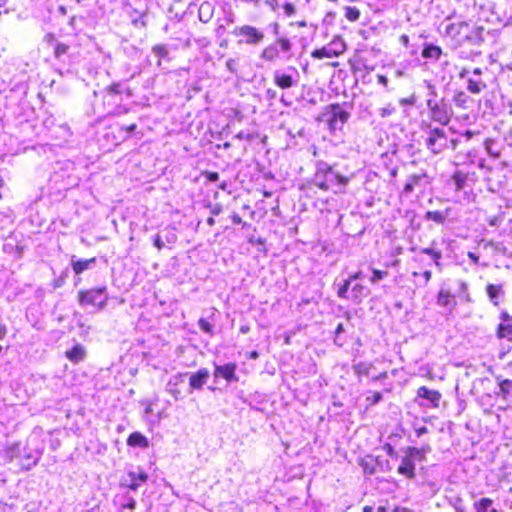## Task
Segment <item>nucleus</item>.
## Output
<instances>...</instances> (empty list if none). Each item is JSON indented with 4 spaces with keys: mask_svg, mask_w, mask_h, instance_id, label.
<instances>
[{
    "mask_svg": "<svg viewBox=\"0 0 512 512\" xmlns=\"http://www.w3.org/2000/svg\"><path fill=\"white\" fill-rule=\"evenodd\" d=\"M467 29H468V24L463 21L444 23L445 34L452 38H456V37L460 36Z\"/></svg>",
    "mask_w": 512,
    "mask_h": 512,
    "instance_id": "9",
    "label": "nucleus"
},
{
    "mask_svg": "<svg viewBox=\"0 0 512 512\" xmlns=\"http://www.w3.org/2000/svg\"><path fill=\"white\" fill-rule=\"evenodd\" d=\"M39 459H40V453H38V455L33 458L32 465H36L37 462L39 461Z\"/></svg>",
    "mask_w": 512,
    "mask_h": 512,
    "instance_id": "56",
    "label": "nucleus"
},
{
    "mask_svg": "<svg viewBox=\"0 0 512 512\" xmlns=\"http://www.w3.org/2000/svg\"><path fill=\"white\" fill-rule=\"evenodd\" d=\"M236 365L228 363L222 366H216L214 371L215 377H222L228 382L237 381L238 377L235 374Z\"/></svg>",
    "mask_w": 512,
    "mask_h": 512,
    "instance_id": "7",
    "label": "nucleus"
},
{
    "mask_svg": "<svg viewBox=\"0 0 512 512\" xmlns=\"http://www.w3.org/2000/svg\"><path fill=\"white\" fill-rule=\"evenodd\" d=\"M331 114V123L333 125L337 124L338 122L344 124L349 118L348 112L343 110L339 105L331 106Z\"/></svg>",
    "mask_w": 512,
    "mask_h": 512,
    "instance_id": "13",
    "label": "nucleus"
},
{
    "mask_svg": "<svg viewBox=\"0 0 512 512\" xmlns=\"http://www.w3.org/2000/svg\"><path fill=\"white\" fill-rule=\"evenodd\" d=\"M66 357L73 363H79L84 360L86 351L80 344H76L72 349L66 351Z\"/></svg>",
    "mask_w": 512,
    "mask_h": 512,
    "instance_id": "11",
    "label": "nucleus"
},
{
    "mask_svg": "<svg viewBox=\"0 0 512 512\" xmlns=\"http://www.w3.org/2000/svg\"><path fill=\"white\" fill-rule=\"evenodd\" d=\"M220 188H221L222 190H225V189H226V184H225V183H222V184L220 185Z\"/></svg>",
    "mask_w": 512,
    "mask_h": 512,
    "instance_id": "63",
    "label": "nucleus"
},
{
    "mask_svg": "<svg viewBox=\"0 0 512 512\" xmlns=\"http://www.w3.org/2000/svg\"><path fill=\"white\" fill-rule=\"evenodd\" d=\"M199 327L202 331L206 333H212V325L205 319L199 320Z\"/></svg>",
    "mask_w": 512,
    "mask_h": 512,
    "instance_id": "36",
    "label": "nucleus"
},
{
    "mask_svg": "<svg viewBox=\"0 0 512 512\" xmlns=\"http://www.w3.org/2000/svg\"><path fill=\"white\" fill-rule=\"evenodd\" d=\"M67 51H68V46L66 44L58 43L55 47L54 54L57 58H59L60 56L66 54Z\"/></svg>",
    "mask_w": 512,
    "mask_h": 512,
    "instance_id": "33",
    "label": "nucleus"
},
{
    "mask_svg": "<svg viewBox=\"0 0 512 512\" xmlns=\"http://www.w3.org/2000/svg\"><path fill=\"white\" fill-rule=\"evenodd\" d=\"M440 55H441V49L438 46H433V45L425 47L422 52V56L424 58L438 59L440 57Z\"/></svg>",
    "mask_w": 512,
    "mask_h": 512,
    "instance_id": "22",
    "label": "nucleus"
},
{
    "mask_svg": "<svg viewBox=\"0 0 512 512\" xmlns=\"http://www.w3.org/2000/svg\"><path fill=\"white\" fill-rule=\"evenodd\" d=\"M439 138H444V134H443V131L442 130H439V129H435L431 132L428 140H427V144H428V147L434 152V153H439L440 152V148H437L436 147V142Z\"/></svg>",
    "mask_w": 512,
    "mask_h": 512,
    "instance_id": "19",
    "label": "nucleus"
},
{
    "mask_svg": "<svg viewBox=\"0 0 512 512\" xmlns=\"http://www.w3.org/2000/svg\"><path fill=\"white\" fill-rule=\"evenodd\" d=\"M373 508L371 506H365L363 507V512H372Z\"/></svg>",
    "mask_w": 512,
    "mask_h": 512,
    "instance_id": "57",
    "label": "nucleus"
},
{
    "mask_svg": "<svg viewBox=\"0 0 512 512\" xmlns=\"http://www.w3.org/2000/svg\"><path fill=\"white\" fill-rule=\"evenodd\" d=\"M135 127H136V125H135V124H133V125H131V126H129V127H128V130H129V131H132V130H134V129H135Z\"/></svg>",
    "mask_w": 512,
    "mask_h": 512,
    "instance_id": "62",
    "label": "nucleus"
},
{
    "mask_svg": "<svg viewBox=\"0 0 512 512\" xmlns=\"http://www.w3.org/2000/svg\"><path fill=\"white\" fill-rule=\"evenodd\" d=\"M473 73L476 74V75H480L481 74V69L480 68H475Z\"/></svg>",
    "mask_w": 512,
    "mask_h": 512,
    "instance_id": "58",
    "label": "nucleus"
},
{
    "mask_svg": "<svg viewBox=\"0 0 512 512\" xmlns=\"http://www.w3.org/2000/svg\"><path fill=\"white\" fill-rule=\"evenodd\" d=\"M136 502L134 499H130V501L124 506L125 508H128L130 510L135 509Z\"/></svg>",
    "mask_w": 512,
    "mask_h": 512,
    "instance_id": "49",
    "label": "nucleus"
},
{
    "mask_svg": "<svg viewBox=\"0 0 512 512\" xmlns=\"http://www.w3.org/2000/svg\"><path fill=\"white\" fill-rule=\"evenodd\" d=\"M395 112V107L391 104L387 105L386 107H383L379 110V115L381 117H387L390 116Z\"/></svg>",
    "mask_w": 512,
    "mask_h": 512,
    "instance_id": "34",
    "label": "nucleus"
},
{
    "mask_svg": "<svg viewBox=\"0 0 512 512\" xmlns=\"http://www.w3.org/2000/svg\"><path fill=\"white\" fill-rule=\"evenodd\" d=\"M352 299L360 303L369 295V290L362 284H355L351 289Z\"/></svg>",
    "mask_w": 512,
    "mask_h": 512,
    "instance_id": "18",
    "label": "nucleus"
},
{
    "mask_svg": "<svg viewBox=\"0 0 512 512\" xmlns=\"http://www.w3.org/2000/svg\"><path fill=\"white\" fill-rule=\"evenodd\" d=\"M422 453L420 450L416 448L409 449L408 454L403 457L401 464L398 467V472L408 478H412L414 476L415 471V463L416 459H421Z\"/></svg>",
    "mask_w": 512,
    "mask_h": 512,
    "instance_id": "4",
    "label": "nucleus"
},
{
    "mask_svg": "<svg viewBox=\"0 0 512 512\" xmlns=\"http://www.w3.org/2000/svg\"><path fill=\"white\" fill-rule=\"evenodd\" d=\"M154 246L158 249V250H161L163 247H164V243L163 241L161 240L160 236H156L155 239H154Z\"/></svg>",
    "mask_w": 512,
    "mask_h": 512,
    "instance_id": "41",
    "label": "nucleus"
},
{
    "mask_svg": "<svg viewBox=\"0 0 512 512\" xmlns=\"http://www.w3.org/2000/svg\"><path fill=\"white\" fill-rule=\"evenodd\" d=\"M485 87L486 85L483 82L475 81L472 79H469L468 81V90L471 93L479 94Z\"/></svg>",
    "mask_w": 512,
    "mask_h": 512,
    "instance_id": "25",
    "label": "nucleus"
},
{
    "mask_svg": "<svg viewBox=\"0 0 512 512\" xmlns=\"http://www.w3.org/2000/svg\"><path fill=\"white\" fill-rule=\"evenodd\" d=\"M209 376V371L206 368L198 370L196 373L190 376V387L193 389H201L203 385L207 383Z\"/></svg>",
    "mask_w": 512,
    "mask_h": 512,
    "instance_id": "8",
    "label": "nucleus"
},
{
    "mask_svg": "<svg viewBox=\"0 0 512 512\" xmlns=\"http://www.w3.org/2000/svg\"><path fill=\"white\" fill-rule=\"evenodd\" d=\"M492 505V500L489 498H482L478 502L475 503V509L477 512H488L490 511Z\"/></svg>",
    "mask_w": 512,
    "mask_h": 512,
    "instance_id": "24",
    "label": "nucleus"
},
{
    "mask_svg": "<svg viewBox=\"0 0 512 512\" xmlns=\"http://www.w3.org/2000/svg\"><path fill=\"white\" fill-rule=\"evenodd\" d=\"M153 51L159 57H165L167 54L166 48L164 46H156L153 48Z\"/></svg>",
    "mask_w": 512,
    "mask_h": 512,
    "instance_id": "37",
    "label": "nucleus"
},
{
    "mask_svg": "<svg viewBox=\"0 0 512 512\" xmlns=\"http://www.w3.org/2000/svg\"><path fill=\"white\" fill-rule=\"evenodd\" d=\"M437 304L441 307L454 306V297L449 291L441 289L437 296Z\"/></svg>",
    "mask_w": 512,
    "mask_h": 512,
    "instance_id": "17",
    "label": "nucleus"
},
{
    "mask_svg": "<svg viewBox=\"0 0 512 512\" xmlns=\"http://www.w3.org/2000/svg\"><path fill=\"white\" fill-rule=\"evenodd\" d=\"M431 276H432L431 271L426 270V271L423 272V277L425 279V284H427L430 281Z\"/></svg>",
    "mask_w": 512,
    "mask_h": 512,
    "instance_id": "46",
    "label": "nucleus"
},
{
    "mask_svg": "<svg viewBox=\"0 0 512 512\" xmlns=\"http://www.w3.org/2000/svg\"><path fill=\"white\" fill-rule=\"evenodd\" d=\"M207 222H208L209 225H213L214 224V219L213 218H209Z\"/></svg>",
    "mask_w": 512,
    "mask_h": 512,
    "instance_id": "61",
    "label": "nucleus"
},
{
    "mask_svg": "<svg viewBox=\"0 0 512 512\" xmlns=\"http://www.w3.org/2000/svg\"><path fill=\"white\" fill-rule=\"evenodd\" d=\"M427 105L428 107L431 109L432 111V117L433 119H435L436 121L440 122L441 124H446L448 123L449 121V115L448 113L446 112L445 109H442L441 107H439L437 104H435L434 106H432V101L431 100H428L427 102Z\"/></svg>",
    "mask_w": 512,
    "mask_h": 512,
    "instance_id": "12",
    "label": "nucleus"
},
{
    "mask_svg": "<svg viewBox=\"0 0 512 512\" xmlns=\"http://www.w3.org/2000/svg\"><path fill=\"white\" fill-rule=\"evenodd\" d=\"M434 251H435V250H434V249H432V248H424V249H422V250H421V253H425V254H427V255H430V256H431V255L434 253Z\"/></svg>",
    "mask_w": 512,
    "mask_h": 512,
    "instance_id": "51",
    "label": "nucleus"
},
{
    "mask_svg": "<svg viewBox=\"0 0 512 512\" xmlns=\"http://www.w3.org/2000/svg\"><path fill=\"white\" fill-rule=\"evenodd\" d=\"M486 292L488 294L490 301L494 305H498L503 297V290L501 285L489 284L486 287Z\"/></svg>",
    "mask_w": 512,
    "mask_h": 512,
    "instance_id": "16",
    "label": "nucleus"
},
{
    "mask_svg": "<svg viewBox=\"0 0 512 512\" xmlns=\"http://www.w3.org/2000/svg\"><path fill=\"white\" fill-rule=\"evenodd\" d=\"M258 356H259V354H258V352H257V351H252V352L250 353V355H249V357H250L251 359H257V358H258Z\"/></svg>",
    "mask_w": 512,
    "mask_h": 512,
    "instance_id": "53",
    "label": "nucleus"
},
{
    "mask_svg": "<svg viewBox=\"0 0 512 512\" xmlns=\"http://www.w3.org/2000/svg\"><path fill=\"white\" fill-rule=\"evenodd\" d=\"M279 55V50L276 45H269L263 49L261 57L266 61H273Z\"/></svg>",
    "mask_w": 512,
    "mask_h": 512,
    "instance_id": "20",
    "label": "nucleus"
},
{
    "mask_svg": "<svg viewBox=\"0 0 512 512\" xmlns=\"http://www.w3.org/2000/svg\"><path fill=\"white\" fill-rule=\"evenodd\" d=\"M420 179L421 177L418 175L411 176L407 183L405 184L403 192L406 194L411 193L414 190L415 185H417L418 182L420 181Z\"/></svg>",
    "mask_w": 512,
    "mask_h": 512,
    "instance_id": "26",
    "label": "nucleus"
},
{
    "mask_svg": "<svg viewBox=\"0 0 512 512\" xmlns=\"http://www.w3.org/2000/svg\"><path fill=\"white\" fill-rule=\"evenodd\" d=\"M498 336L500 338H511L512 337V325L500 324L498 327Z\"/></svg>",
    "mask_w": 512,
    "mask_h": 512,
    "instance_id": "27",
    "label": "nucleus"
},
{
    "mask_svg": "<svg viewBox=\"0 0 512 512\" xmlns=\"http://www.w3.org/2000/svg\"><path fill=\"white\" fill-rule=\"evenodd\" d=\"M361 278H362V272L361 271H357L354 274H352L348 279H351V282H352V281H355V280H358V279H361Z\"/></svg>",
    "mask_w": 512,
    "mask_h": 512,
    "instance_id": "45",
    "label": "nucleus"
},
{
    "mask_svg": "<svg viewBox=\"0 0 512 512\" xmlns=\"http://www.w3.org/2000/svg\"><path fill=\"white\" fill-rule=\"evenodd\" d=\"M346 50L345 41L337 36L327 45L312 51L311 56L315 59L334 58L343 54Z\"/></svg>",
    "mask_w": 512,
    "mask_h": 512,
    "instance_id": "2",
    "label": "nucleus"
},
{
    "mask_svg": "<svg viewBox=\"0 0 512 512\" xmlns=\"http://www.w3.org/2000/svg\"><path fill=\"white\" fill-rule=\"evenodd\" d=\"M285 343H286V344H289V343H290V338H289V337H286V338H285Z\"/></svg>",
    "mask_w": 512,
    "mask_h": 512,
    "instance_id": "64",
    "label": "nucleus"
},
{
    "mask_svg": "<svg viewBox=\"0 0 512 512\" xmlns=\"http://www.w3.org/2000/svg\"><path fill=\"white\" fill-rule=\"evenodd\" d=\"M334 182L340 185H346L348 179L338 173H334L332 169L326 164H321L315 174L316 186L324 191H327L330 188V184Z\"/></svg>",
    "mask_w": 512,
    "mask_h": 512,
    "instance_id": "1",
    "label": "nucleus"
},
{
    "mask_svg": "<svg viewBox=\"0 0 512 512\" xmlns=\"http://www.w3.org/2000/svg\"><path fill=\"white\" fill-rule=\"evenodd\" d=\"M127 444L131 447L148 448L149 441L143 434L134 432L128 437Z\"/></svg>",
    "mask_w": 512,
    "mask_h": 512,
    "instance_id": "15",
    "label": "nucleus"
},
{
    "mask_svg": "<svg viewBox=\"0 0 512 512\" xmlns=\"http://www.w3.org/2000/svg\"><path fill=\"white\" fill-rule=\"evenodd\" d=\"M265 4L267 6H269L273 11L276 10V7H277V3L275 1H272V0H266L265 1Z\"/></svg>",
    "mask_w": 512,
    "mask_h": 512,
    "instance_id": "48",
    "label": "nucleus"
},
{
    "mask_svg": "<svg viewBox=\"0 0 512 512\" xmlns=\"http://www.w3.org/2000/svg\"><path fill=\"white\" fill-rule=\"evenodd\" d=\"M417 396L428 400L433 407H438L441 399V394L436 390H430L425 386L417 390Z\"/></svg>",
    "mask_w": 512,
    "mask_h": 512,
    "instance_id": "10",
    "label": "nucleus"
},
{
    "mask_svg": "<svg viewBox=\"0 0 512 512\" xmlns=\"http://www.w3.org/2000/svg\"><path fill=\"white\" fill-rule=\"evenodd\" d=\"M175 240H176V235H175V234H172V235H171V237H169V238L167 239V241H168L169 243H174V242H175Z\"/></svg>",
    "mask_w": 512,
    "mask_h": 512,
    "instance_id": "55",
    "label": "nucleus"
},
{
    "mask_svg": "<svg viewBox=\"0 0 512 512\" xmlns=\"http://www.w3.org/2000/svg\"><path fill=\"white\" fill-rule=\"evenodd\" d=\"M280 49L284 52H287L291 49V43L287 38H279L277 41Z\"/></svg>",
    "mask_w": 512,
    "mask_h": 512,
    "instance_id": "35",
    "label": "nucleus"
},
{
    "mask_svg": "<svg viewBox=\"0 0 512 512\" xmlns=\"http://www.w3.org/2000/svg\"><path fill=\"white\" fill-rule=\"evenodd\" d=\"M232 221H233L234 224H241L242 223V218L239 215L234 214L232 216Z\"/></svg>",
    "mask_w": 512,
    "mask_h": 512,
    "instance_id": "50",
    "label": "nucleus"
},
{
    "mask_svg": "<svg viewBox=\"0 0 512 512\" xmlns=\"http://www.w3.org/2000/svg\"><path fill=\"white\" fill-rule=\"evenodd\" d=\"M274 82L278 87L282 89H288L294 85L293 78L290 75L282 73L280 71H276L274 73Z\"/></svg>",
    "mask_w": 512,
    "mask_h": 512,
    "instance_id": "14",
    "label": "nucleus"
},
{
    "mask_svg": "<svg viewBox=\"0 0 512 512\" xmlns=\"http://www.w3.org/2000/svg\"><path fill=\"white\" fill-rule=\"evenodd\" d=\"M351 283V279L345 280L344 284L338 289V297L343 299L347 298V292Z\"/></svg>",
    "mask_w": 512,
    "mask_h": 512,
    "instance_id": "31",
    "label": "nucleus"
},
{
    "mask_svg": "<svg viewBox=\"0 0 512 512\" xmlns=\"http://www.w3.org/2000/svg\"><path fill=\"white\" fill-rule=\"evenodd\" d=\"M284 11H285L287 16H291V15H293L295 13V7L291 3H286L284 5Z\"/></svg>",
    "mask_w": 512,
    "mask_h": 512,
    "instance_id": "38",
    "label": "nucleus"
},
{
    "mask_svg": "<svg viewBox=\"0 0 512 512\" xmlns=\"http://www.w3.org/2000/svg\"><path fill=\"white\" fill-rule=\"evenodd\" d=\"M493 145H494V140H492V139H486L484 142L485 150L487 151V153L494 158H498L500 156V153H499V151H495L493 149Z\"/></svg>",
    "mask_w": 512,
    "mask_h": 512,
    "instance_id": "29",
    "label": "nucleus"
},
{
    "mask_svg": "<svg viewBox=\"0 0 512 512\" xmlns=\"http://www.w3.org/2000/svg\"><path fill=\"white\" fill-rule=\"evenodd\" d=\"M233 34L245 37L244 42L252 45L259 44L264 39V34L257 28L250 25H243L236 28L233 31Z\"/></svg>",
    "mask_w": 512,
    "mask_h": 512,
    "instance_id": "5",
    "label": "nucleus"
},
{
    "mask_svg": "<svg viewBox=\"0 0 512 512\" xmlns=\"http://www.w3.org/2000/svg\"><path fill=\"white\" fill-rule=\"evenodd\" d=\"M205 177L210 182H215L219 179V174L217 172H207Z\"/></svg>",
    "mask_w": 512,
    "mask_h": 512,
    "instance_id": "39",
    "label": "nucleus"
},
{
    "mask_svg": "<svg viewBox=\"0 0 512 512\" xmlns=\"http://www.w3.org/2000/svg\"><path fill=\"white\" fill-rule=\"evenodd\" d=\"M147 479L148 475L143 470L139 472L128 471L126 475L122 477L121 485L135 491L142 483L146 482Z\"/></svg>",
    "mask_w": 512,
    "mask_h": 512,
    "instance_id": "6",
    "label": "nucleus"
},
{
    "mask_svg": "<svg viewBox=\"0 0 512 512\" xmlns=\"http://www.w3.org/2000/svg\"><path fill=\"white\" fill-rule=\"evenodd\" d=\"M427 219L435 221L437 223H443L445 221V215L439 211H429L426 214Z\"/></svg>",
    "mask_w": 512,
    "mask_h": 512,
    "instance_id": "28",
    "label": "nucleus"
},
{
    "mask_svg": "<svg viewBox=\"0 0 512 512\" xmlns=\"http://www.w3.org/2000/svg\"><path fill=\"white\" fill-rule=\"evenodd\" d=\"M344 11H345L346 19L349 20L350 22H355V21L359 20L361 13L358 8L352 7V6H346L344 8Z\"/></svg>",
    "mask_w": 512,
    "mask_h": 512,
    "instance_id": "23",
    "label": "nucleus"
},
{
    "mask_svg": "<svg viewBox=\"0 0 512 512\" xmlns=\"http://www.w3.org/2000/svg\"><path fill=\"white\" fill-rule=\"evenodd\" d=\"M106 288L90 289L79 292V301L81 305H94L102 309L105 307L107 297L103 296Z\"/></svg>",
    "mask_w": 512,
    "mask_h": 512,
    "instance_id": "3",
    "label": "nucleus"
},
{
    "mask_svg": "<svg viewBox=\"0 0 512 512\" xmlns=\"http://www.w3.org/2000/svg\"><path fill=\"white\" fill-rule=\"evenodd\" d=\"M387 271L373 269L372 277L370 278L371 283H376L379 280L385 278L387 276Z\"/></svg>",
    "mask_w": 512,
    "mask_h": 512,
    "instance_id": "32",
    "label": "nucleus"
},
{
    "mask_svg": "<svg viewBox=\"0 0 512 512\" xmlns=\"http://www.w3.org/2000/svg\"><path fill=\"white\" fill-rule=\"evenodd\" d=\"M382 399V395L379 392H375L372 396L371 403L376 404Z\"/></svg>",
    "mask_w": 512,
    "mask_h": 512,
    "instance_id": "42",
    "label": "nucleus"
},
{
    "mask_svg": "<svg viewBox=\"0 0 512 512\" xmlns=\"http://www.w3.org/2000/svg\"><path fill=\"white\" fill-rule=\"evenodd\" d=\"M468 257L475 263L477 264L478 261H479V257L473 253V252H468Z\"/></svg>",
    "mask_w": 512,
    "mask_h": 512,
    "instance_id": "47",
    "label": "nucleus"
},
{
    "mask_svg": "<svg viewBox=\"0 0 512 512\" xmlns=\"http://www.w3.org/2000/svg\"><path fill=\"white\" fill-rule=\"evenodd\" d=\"M377 512H386L385 507H378Z\"/></svg>",
    "mask_w": 512,
    "mask_h": 512,
    "instance_id": "59",
    "label": "nucleus"
},
{
    "mask_svg": "<svg viewBox=\"0 0 512 512\" xmlns=\"http://www.w3.org/2000/svg\"><path fill=\"white\" fill-rule=\"evenodd\" d=\"M377 80H378V83L383 85V86H387V84H388V79L384 75H378L377 76Z\"/></svg>",
    "mask_w": 512,
    "mask_h": 512,
    "instance_id": "43",
    "label": "nucleus"
},
{
    "mask_svg": "<svg viewBox=\"0 0 512 512\" xmlns=\"http://www.w3.org/2000/svg\"><path fill=\"white\" fill-rule=\"evenodd\" d=\"M441 257H442L441 252H440V251H436V250H435V251H434V253L431 255V258L434 260L435 265H436L437 267H440V266H441V264H440V262H439V260L441 259Z\"/></svg>",
    "mask_w": 512,
    "mask_h": 512,
    "instance_id": "40",
    "label": "nucleus"
},
{
    "mask_svg": "<svg viewBox=\"0 0 512 512\" xmlns=\"http://www.w3.org/2000/svg\"><path fill=\"white\" fill-rule=\"evenodd\" d=\"M94 262H95V258L74 261L73 262V271L76 274H81L83 271L87 270L90 267V265Z\"/></svg>",
    "mask_w": 512,
    "mask_h": 512,
    "instance_id": "21",
    "label": "nucleus"
},
{
    "mask_svg": "<svg viewBox=\"0 0 512 512\" xmlns=\"http://www.w3.org/2000/svg\"><path fill=\"white\" fill-rule=\"evenodd\" d=\"M499 386H500V391H501L503 397H506L510 393V388L512 386V381L508 380V379H505V380L500 382Z\"/></svg>",
    "mask_w": 512,
    "mask_h": 512,
    "instance_id": "30",
    "label": "nucleus"
},
{
    "mask_svg": "<svg viewBox=\"0 0 512 512\" xmlns=\"http://www.w3.org/2000/svg\"><path fill=\"white\" fill-rule=\"evenodd\" d=\"M7 334V328L4 324H0V340L4 339Z\"/></svg>",
    "mask_w": 512,
    "mask_h": 512,
    "instance_id": "44",
    "label": "nucleus"
},
{
    "mask_svg": "<svg viewBox=\"0 0 512 512\" xmlns=\"http://www.w3.org/2000/svg\"><path fill=\"white\" fill-rule=\"evenodd\" d=\"M393 512H409L408 509L406 508H403V507H396Z\"/></svg>",
    "mask_w": 512,
    "mask_h": 512,
    "instance_id": "52",
    "label": "nucleus"
},
{
    "mask_svg": "<svg viewBox=\"0 0 512 512\" xmlns=\"http://www.w3.org/2000/svg\"><path fill=\"white\" fill-rule=\"evenodd\" d=\"M248 331H249V327L248 326H242L240 328V332L243 333V334L248 333Z\"/></svg>",
    "mask_w": 512,
    "mask_h": 512,
    "instance_id": "54",
    "label": "nucleus"
},
{
    "mask_svg": "<svg viewBox=\"0 0 512 512\" xmlns=\"http://www.w3.org/2000/svg\"><path fill=\"white\" fill-rule=\"evenodd\" d=\"M427 429L425 427L419 429L418 434L425 433Z\"/></svg>",
    "mask_w": 512,
    "mask_h": 512,
    "instance_id": "60",
    "label": "nucleus"
}]
</instances>
